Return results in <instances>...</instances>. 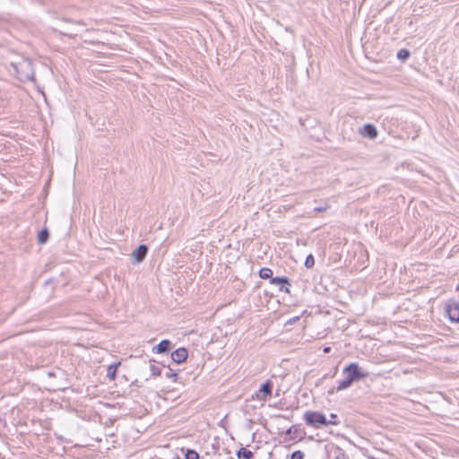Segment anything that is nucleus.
<instances>
[{"instance_id": "obj_1", "label": "nucleus", "mask_w": 459, "mask_h": 459, "mask_svg": "<svg viewBox=\"0 0 459 459\" xmlns=\"http://www.w3.org/2000/svg\"><path fill=\"white\" fill-rule=\"evenodd\" d=\"M342 373L345 376V378L339 382L336 387V391L338 392L347 389L352 385V383L368 377V373L363 371L362 368L355 362L345 367Z\"/></svg>"}, {"instance_id": "obj_2", "label": "nucleus", "mask_w": 459, "mask_h": 459, "mask_svg": "<svg viewBox=\"0 0 459 459\" xmlns=\"http://www.w3.org/2000/svg\"><path fill=\"white\" fill-rule=\"evenodd\" d=\"M304 420L307 425L318 428L320 425H335L334 420H327L325 416L318 411H307Z\"/></svg>"}, {"instance_id": "obj_3", "label": "nucleus", "mask_w": 459, "mask_h": 459, "mask_svg": "<svg viewBox=\"0 0 459 459\" xmlns=\"http://www.w3.org/2000/svg\"><path fill=\"white\" fill-rule=\"evenodd\" d=\"M273 385L270 381L265 382L259 391L256 393V399L259 401L265 402L269 396L272 394Z\"/></svg>"}, {"instance_id": "obj_4", "label": "nucleus", "mask_w": 459, "mask_h": 459, "mask_svg": "<svg viewBox=\"0 0 459 459\" xmlns=\"http://www.w3.org/2000/svg\"><path fill=\"white\" fill-rule=\"evenodd\" d=\"M446 313L453 322H459V302L453 301L446 307Z\"/></svg>"}, {"instance_id": "obj_5", "label": "nucleus", "mask_w": 459, "mask_h": 459, "mask_svg": "<svg viewBox=\"0 0 459 459\" xmlns=\"http://www.w3.org/2000/svg\"><path fill=\"white\" fill-rule=\"evenodd\" d=\"M187 351L185 348H178L171 353V359L179 364L184 362L187 358Z\"/></svg>"}, {"instance_id": "obj_6", "label": "nucleus", "mask_w": 459, "mask_h": 459, "mask_svg": "<svg viewBox=\"0 0 459 459\" xmlns=\"http://www.w3.org/2000/svg\"><path fill=\"white\" fill-rule=\"evenodd\" d=\"M148 248L145 245H140L134 252L133 258L135 263H141L146 256Z\"/></svg>"}, {"instance_id": "obj_7", "label": "nucleus", "mask_w": 459, "mask_h": 459, "mask_svg": "<svg viewBox=\"0 0 459 459\" xmlns=\"http://www.w3.org/2000/svg\"><path fill=\"white\" fill-rule=\"evenodd\" d=\"M360 133L363 136L368 137L369 139H375L377 136V128L370 124L365 125L362 127Z\"/></svg>"}, {"instance_id": "obj_8", "label": "nucleus", "mask_w": 459, "mask_h": 459, "mask_svg": "<svg viewBox=\"0 0 459 459\" xmlns=\"http://www.w3.org/2000/svg\"><path fill=\"white\" fill-rule=\"evenodd\" d=\"M170 342L169 340H162L160 343L154 348L157 353H163L168 351L170 348Z\"/></svg>"}, {"instance_id": "obj_9", "label": "nucleus", "mask_w": 459, "mask_h": 459, "mask_svg": "<svg viewBox=\"0 0 459 459\" xmlns=\"http://www.w3.org/2000/svg\"><path fill=\"white\" fill-rule=\"evenodd\" d=\"M120 365V362H117V363H115V364H112V365H109L107 368V377L110 379V380H115L116 378V375H117V367Z\"/></svg>"}, {"instance_id": "obj_10", "label": "nucleus", "mask_w": 459, "mask_h": 459, "mask_svg": "<svg viewBox=\"0 0 459 459\" xmlns=\"http://www.w3.org/2000/svg\"><path fill=\"white\" fill-rule=\"evenodd\" d=\"M238 457L239 459H252L253 453L247 448H240V450L238 452Z\"/></svg>"}, {"instance_id": "obj_11", "label": "nucleus", "mask_w": 459, "mask_h": 459, "mask_svg": "<svg viewBox=\"0 0 459 459\" xmlns=\"http://www.w3.org/2000/svg\"><path fill=\"white\" fill-rule=\"evenodd\" d=\"M48 238V231L47 229L45 230H42L41 231H39V235H38V241L39 244H44L47 242Z\"/></svg>"}, {"instance_id": "obj_12", "label": "nucleus", "mask_w": 459, "mask_h": 459, "mask_svg": "<svg viewBox=\"0 0 459 459\" xmlns=\"http://www.w3.org/2000/svg\"><path fill=\"white\" fill-rule=\"evenodd\" d=\"M272 275H273V271L269 268H262L260 271H259V276L262 278V279H269V278H272Z\"/></svg>"}, {"instance_id": "obj_13", "label": "nucleus", "mask_w": 459, "mask_h": 459, "mask_svg": "<svg viewBox=\"0 0 459 459\" xmlns=\"http://www.w3.org/2000/svg\"><path fill=\"white\" fill-rule=\"evenodd\" d=\"M315 264V258L313 255H308L305 260V266L307 268H312Z\"/></svg>"}, {"instance_id": "obj_14", "label": "nucleus", "mask_w": 459, "mask_h": 459, "mask_svg": "<svg viewBox=\"0 0 459 459\" xmlns=\"http://www.w3.org/2000/svg\"><path fill=\"white\" fill-rule=\"evenodd\" d=\"M410 53L406 49H400L397 53V57L401 60H405L409 57Z\"/></svg>"}, {"instance_id": "obj_15", "label": "nucleus", "mask_w": 459, "mask_h": 459, "mask_svg": "<svg viewBox=\"0 0 459 459\" xmlns=\"http://www.w3.org/2000/svg\"><path fill=\"white\" fill-rule=\"evenodd\" d=\"M271 283H273V284L288 283V279L286 277H274V278L271 279Z\"/></svg>"}, {"instance_id": "obj_16", "label": "nucleus", "mask_w": 459, "mask_h": 459, "mask_svg": "<svg viewBox=\"0 0 459 459\" xmlns=\"http://www.w3.org/2000/svg\"><path fill=\"white\" fill-rule=\"evenodd\" d=\"M186 459H199V455L195 450H187Z\"/></svg>"}, {"instance_id": "obj_17", "label": "nucleus", "mask_w": 459, "mask_h": 459, "mask_svg": "<svg viewBox=\"0 0 459 459\" xmlns=\"http://www.w3.org/2000/svg\"><path fill=\"white\" fill-rule=\"evenodd\" d=\"M150 369H151L152 375L155 376V377L160 376V373H161L160 368L158 366L154 365V364H152L150 366Z\"/></svg>"}, {"instance_id": "obj_18", "label": "nucleus", "mask_w": 459, "mask_h": 459, "mask_svg": "<svg viewBox=\"0 0 459 459\" xmlns=\"http://www.w3.org/2000/svg\"><path fill=\"white\" fill-rule=\"evenodd\" d=\"M303 457L304 454L301 451L298 450L291 454L290 459H303Z\"/></svg>"}, {"instance_id": "obj_19", "label": "nucleus", "mask_w": 459, "mask_h": 459, "mask_svg": "<svg viewBox=\"0 0 459 459\" xmlns=\"http://www.w3.org/2000/svg\"><path fill=\"white\" fill-rule=\"evenodd\" d=\"M170 377H172L176 381L177 377H178V374L177 373H173V374H171Z\"/></svg>"}, {"instance_id": "obj_20", "label": "nucleus", "mask_w": 459, "mask_h": 459, "mask_svg": "<svg viewBox=\"0 0 459 459\" xmlns=\"http://www.w3.org/2000/svg\"><path fill=\"white\" fill-rule=\"evenodd\" d=\"M330 351H331V348H330V347H325V348L324 349V352H325V353H328V352H330Z\"/></svg>"}, {"instance_id": "obj_21", "label": "nucleus", "mask_w": 459, "mask_h": 459, "mask_svg": "<svg viewBox=\"0 0 459 459\" xmlns=\"http://www.w3.org/2000/svg\"><path fill=\"white\" fill-rule=\"evenodd\" d=\"M336 418H337V416H336L335 414L332 413V414H331V420H334V421H336V420H335V419H336Z\"/></svg>"}, {"instance_id": "obj_22", "label": "nucleus", "mask_w": 459, "mask_h": 459, "mask_svg": "<svg viewBox=\"0 0 459 459\" xmlns=\"http://www.w3.org/2000/svg\"><path fill=\"white\" fill-rule=\"evenodd\" d=\"M299 319V316H296V317H293L290 322V323H293V322L298 321Z\"/></svg>"}, {"instance_id": "obj_23", "label": "nucleus", "mask_w": 459, "mask_h": 459, "mask_svg": "<svg viewBox=\"0 0 459 459\" xmlns=\"http://www.w3.org/2000/svg\"><path fill=\"white\" fill-rule=\"evenodd\" d=\"M323 210H324V208H321V207L316 208V211H318V212H321Z\"/></svg>"}, {"instance_id": "obj_24", "label": "nucleus", "mask_w": 459, "mask_h": 459, "mask_svg": "<svg viewBox=\"0 0 459 459\" xmlns=\"http://www.w3.org/2000/svg\"><path fill=\"white\" fill-rule=\"evenodd\" d=\"M456 290H459V284L457 285Z\"/></svg>"}]
</instances>
